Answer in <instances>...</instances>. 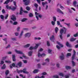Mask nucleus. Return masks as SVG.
Returning a JSON list of instances; mask_svg holds the SVG:
<instances>
[{
  "label": "nucleus",
  "mask_w": 78,
  "mask_h": 78,
  "mask_svg": "<svg viewBox=\"0 0 78 78\" xmlns=\"http://www.w3.org/2000/svg\"><path fill=\"white\" fill-rule=\"evenodd\" d=\"M13 1V0H7L4 4H8L9 3V2H12Z\"/></svg>",
  "instance_id": "nucleus-17"
},
{
  "label": "nucleus",
  "mask_w": 78,
  "mask_h": 78,
  "mask_svg": "<svg viewBox=\"0 0 78 78\" xmlns=\"http://www.w3.org/2000/svg\"><path fill=\"white\" fill-rule=\"evenodd\" d=\"M52 50L51 49H49L48 50V52L49 53H50L52 51Z\"/></svg>",
  "instance_id": "nucleus-51"
},
{
  "label": "nucleus",
  "mask_w": 78,
  "mask_h": 78,
  "mask_svg": "<svg viewBox=\"0 0 78 78\" xmlns=\"http://www.w3.org/2000/svg\"><path fill=\"white\" fill-rule=\"evenodd\" d=\"M8 16H9V15H8V14H7L5 17V19H7V18H8Z\"/></svg>",
  "instance_id": "nucleus-60"
},
{
  "label": "nucleus",
  "mask_w": 78,
  "mask_h": 78,
  "mask_svg": "<svg viewBox=\"0 0 78 78\" xmlns=\"http://www.w3.org/2000/svg\"><path fill=\"white\" fill-rule=\"evenodd\" d=\"M26 9L27 10V11H30V7L27 6L26 7Z\"/></svg>",
  "instance_id": "nucleus-43"
},
{
  "label": "nucleus",
  "mask_w": 78,
  "mask_h": 78,
  "mask_svg": "<svg viewBox=\"0 0 78 78\" xmlns=\"http://www.w3.org/2000/svg\"><path fill=\"white\" fill-rule=\"evenodd\" d=\"M34 6H35V7L36 8H37V7H38V5L37 4L35 3L34 5Z\"/></svg>",
  "instance_id": "nucleus-42"
},
{
  "label": "nucleus",
  "mask_w": 78,
  "mask_h": 78,
  "mask_svg": "<svg viewBox=\"0 0 78 78\" xmlns=\"http://www.w3.org/2000/svg\"><path fill=\"white\" fill-rule=\"evenodd\" d=\"M58 75H60V76H61L62 77L64 76V74L62 73H59Z\"/></svg>",
  "instance_id": "nucleus-31"
},
{
  "label": "nucleus",
  "mask_w": 78,
  "mask_h": 78,
  "mask_svg": "<svg viewBox=\"0 0 78 78\" xmlns=\"http://www.w3.org/2000/svg\"><path fill=\"white\" fill-rule=\"evenodd\" d=\"M50 39L51 41H52V42H53L54 40H55V36L54 35H53L50 37Z\"/></svg>",
  "instance_id": "nucleus-9"
},
{
  "label": "nucleus",
  "mask_w": 78,
  "mask_h": 78,
  "mask_svg": "<svg viewBox=\"0 0 78 78\" xmlns=\"http://www.w3.org/2000/svg\"><path fill=\"white\" fill-rule=\"evenodd\" d=\"M33 16V14L30 13L29 14V17H31Z\"/></svg>",
  "instance_id": "nucleus-53"
},
{
  "label": "nucleus",
  "mask_w": 78,
  "mask_h": 78,
  "mask_svg": "<svg viewBox=\"0 0 78 78\" xmlns=\"http://www.w3.org/2000/svg\"><path fill=\"white\" fill-rule=\"evenodd\" d=\"M38 72H39V70L37 69H35L33 71V73H37Z\"/></svg>",
  "instance_id": "nucleus-22"
},
{
  "label": "nucleus",
  "mask_w": 78,
  "mask_h": 78,
  "mask_svg": "<svg viewBox=\"0 0 78 78\" xmlns=\"http://www.w3.org/2000/svg\"><path fill=\"white\" fill-rule=\"evenodd\" d=\"M34 49V47L33 46H31L29 48V49L30 50H32Z\"/></svg>",
  "instance_id": "nucleus-40"
},
{
  "label": "nucleus",
  "mask_w": 78,
  "mask_h": 78,
  "mask_svg": "<svg viewBox=\"0 0 78 78\" xmlns=\"http://www.w3.org/2000/svg\"><path fill=\"white\" fill-rule=\"evenodd\" d=\"M5 62H6V63H11V61H9L5 60Z\"/></svg>",
  "instance_id": "nucleus-49"
},
{
  "label": "nucleus",
  "mask_w": 78,
  "mask_h": 78,
  "mask_svg": "<svg viewBox=\"0 0 78 78\" xmlns=\"http://www.w3.org/2000/svg\"><path fill=\"white\" fill-rule=\"evenodd\" d=\"M23 2L25 3V4L26 5H28L30 3L29 0H23Z\"/></svg>",
  "instance_id": "nucleus-10"
},
{
  "label": "nucleus",
  "mask_w": 78,
  "mask_h": 78,
  "mask_svg": "<svg viewBox=\"0 0 78 78\" xmlns=\"http://www.w3.org/2000/svg\"><path fill=\"white\" fill-rule=\"evenodd\" d=\"M73 56L72 57V59L73 60L74 59V58H75V54H76V52L75 50L73 51Z\"/></svg>",
  "instance_id": "nucleus-13"
},
{
  "label": "nucleus",
  "mask_w": 78,
  "mask_h": 78,
  "mask_svg": "<svg viewBox=\"0 0 78 78\" xmlns=\"http://www.w3.org/2000/svg\"><path fill=\"white\" fill-rule=\"evenodd\" d=\"M7 58H8L7 56H5L2 57V60L1 61L0 64L1 65H2V64H4V61H4V60H5V59H7Z\"/></svg>",
  "instance_id": "nucleus-7"
},
{
  "label": "nucleus",
  "mask_w": 78,
  "mask_h": 78,
  "mask_svg": "<svg viewBox=\"0 0 78 78\" xmlns=\"http://www.w3.org/2000/svg\"><path fill=\"white\" fill-rule=\"evenodd\" d=\"M61 11V10H60V9H57V12H60Z\"/></svg>",
  "instance_id": "nucleus-58"
},
{
  "label": "nucleus",
  "mask_w": 78,
  "mask_h": 78,
  "mask_svg": "<svg viewBox=\"0 0 78 78\" xmlns=\"http://www.w3.org/2000/svg\"><path fill=\"white\" fill-rule=\"evenodd\" d=\"M41 65L42 66H46L47 65V63L45 62H43L42 63Z\"/></svg>",
  "instance_id": "nucleus-41"
},
{
  "label": "nucleus",
  "mask_w": 78,
  "mask_h": 78,
  "mask_svg": "<svg viewBox=\"0 0 78 78\" xmlns=\"http://www.w3.org/2000/svg\"><path fill=\"white\" fill-rule=\"evenodd\" d=\"M64 30L65 31L64 32ZM67 31V29L65 27H63V29H61L60 31V37L61 39H62V34H66V31Z\"/></svg>",
  "instance_id": "nucleus-1"
},
{
  "label": "nucleus",
  "mask_w": 78,
  "mask_h": 78,
  "mask_svg": "<svg viewBox=\"0 0 78 78\" xmlns=\"http://www.w3.org/2000/svg\"><path fill=\"white\" fill-rule=\"evenodd\" d=\"M27 20H28V19L27 18H24L21 20V22H25V21H26Z\"/></svg>",
  "instance_id": "nucleus-34"
},
{
  "label": "nucleus",
  "mask_w": 78,
  "mask_h": 78,
  "mask_svg": "<svg viewBox=\"0 0 78 78\" xmlns=\"http://www.w3.org/2000/svg\"><path fill=\"white\" fill-rule=\"evenodd\" d=\"M69 76H70V75L69 74L65 76V77L66 78H69Z\"/></svg>",
  "instance_id": "nucleus-38"
},
{
  "label": "nucleus",
  "mask_w": 78,
  "mask_h": 78,
  "mask_svg": "<svg viewBox=\"0 0 78 78\" xmlns=\"http://www.w3.org/2000/svg\"><path fill=\"white\" fill-rule=\"evenodd\" d=\"M72 63L73 66H75V63L73 61H72Z\"/></svg>",
  "instance_id": "nucleus-48"
},
{
  "label": "nucleus",
  "mask_w": 78,
  "mask_h": 78,
  "mask_svg": "<svg viewBox=\"0 0 78 78\" xmlns=\"http://www.w3.org/2000/svg\"><path fill=\"white\" fill-rule=\"evenodd\" d=\"M43 48H41L38 51H43Z\"/></svg>",
  "instance_id": "nucleus-56"
},
{
  "label": "nucleus",
  "mask_w": 78,
  "mask_h": 78,
  "mask_svg": "<svg viewBox=\"0 0 78 78\" xmlns=\"http://www.w3.org/2000/svg\"><path fill=\"white\" fill-rule=\"evenodd\" d=\"M57 24L58 25H60L61 23H60V22H59V21H57Z\"/></svg>",
  "instance_id": "nucleus-55"
},
{
  "label": "nucleus",
  "mask_w": 78,
  "mask_h": 78,
  "mask_svg": "<svg viewBox=\"0 0 78 78\" xmlns=\"http://www.w3.org/2000/svg\"><path fill=\"white\" fill-rule=\"evenodd\" d=\"M57 44H58V45H59L61 46V47H63L64 46L63 45H62V44L60 43H59L58 41H57Z\"/></svg>",
  "instance_id": "nucleus-26"
},
{
  "label": "nucleus",
  "mask_w": 78,
  "mask_h": 78,
  "mask_svg": "<svg viewBox=\"0 0 78 78\" xmlns=\"http://www.w3.org/2000/svg\"><path fill=\"white\" fill-rule=\"evenodd\" d=\"M23 31H22L19 37V38H21V37H22V35H23Z\"/></svg>",
  "instance_id": "nucleus-25"
},
{
  "label": "nucleus",
  "mask_w": 78,
  "mask_h": 78,
  "mask_svg": "<svg viewBox=\"0 0 78 78\" xmlns=\"http://www.w3.org/2000/svg\"><path fill=\"white\" fill-rule=\"evenodd\" d=\"M56 21H51V24L53 25V26H55V22Z\"/></svg>",
  "instance_id": "nucleus-28"
},
{
  "label": "nucleus",
  "mask_w": 78,
  "mask_h": 78,
  "mask_svg": "<svg viewBox=\"0 0 78 78\" xmlns=\"http://www.w3.org/2000/svg\"><path fill=\"white\" fill-rule=\"evenodd\" d=\"M17 23H18L17 22H15L13 23V25H17Z\"/></svg>",
  "instance_id": "nucleus-50"
},
{
  "label": "nucleus",
  "mask_w": 78,
  "mask_h": 78,
  "mask_svg": "<svg viewBox=\"0 0 78 78\" xmlns=\"http://www.w3.org/2000/svg\"><path fill=\"white\" fill-rule=\"evenodd\" d=\"M60 59H61L62 60H63V59H64V56L63 55H62L61 56H60Z\"/></svg>",
  "instance_id": "nucleus-24"
},
{
  "label": "nucleus",
  "mask_w": 78,
  "mask_h": 78,
  "mask_svg": "<svg viewBox=\"0 0 78 78\" xmlns=\"http://www.w3.org/2000/svg\"><path fill=\"white\" fill-rule=\"evenodd\" d=\"M30 44H27L26 45L24 46V48H28L30 46Z\"/></svg>",
  "instance_id": "nucleus-20"
},
{
  "label": "nucleus",
  "mask_w": 78,
  "mask_h": 78,
  "mask_svg": "<svg viewBox=\"0 0 78 78\" xmlns=\"http://www.w3.org/2000/svg\"><path fill=\"white\" fill-rule=\"evenodd\" d=\"M56 47L57 48H58V50H59V49H60V48L58 45H57L56 46Z\"/></svg>",
  "instance_id": "nucleus-62"
},
{
  "label": "nucleus",
  "mask_w": 78,
  "mask_h": 78,
  "mask_svg": "<svg viewBox=\"0 0 78 78\" xmlns=\"http://www.w3.org/2000/svg\"><path fill=\"white\" fill-rule=\"evenodd\" d=\"M11 19L13 21H16V16L14 15H12Z\"/></svg>",
  "instance_id": "nucleus-15"
},
{
  "label": "nucleus",
  "mask_w": 78,
  "mask_h": 78,
  "mask_svg": "<svg viewBox=\"0 0 78 78\" xmlns=\"http://www.w3.org/2000/svg\"><path fill=\"white\" fill-rule=\"evenodd\" d=\"M6 8L7 9H11L13 11H14V9H16V7H12V6H9L8 5H7L6 6Z\"/></svg>",
  "instance_id": "nucleus-6"
},
{
  "label": "nucleus",
  "mask_w": 78,
  "mask_h": 78,
  "mask_svg": "<svg viewBox=\"0 0 78 78\" xmlns=\"http://www.w3.org/2000/svg\"><path fill=\"white\" fill-rule=\"evenodd\" d=\"M8 73H9V70H7L5 72V74L6 75H7Z\"/></svg>",
  "instance_id": "nucleus-46"
},
{
  "label": "nucleus",
  "mask_w": 78,
  "mask_h": 78,
  "mask_svg": "<svg viewBox=\"0 0 78 78\" xmlns=\"http://www.w3.org/2000/svg\"><path fill=\"white\" fill-rule=\"evenodd\" d=\"M76 40V38H72L70 39V41L71 42H72L73 41H75Z\"/></svg>",
  "instance_id": "nucleus-29"
},
{
  "label": "nucleus",
  "mask_w": 78,
  "mask_h": 78,
  "mask_svg": "<svg viewBox=\"0 0 78 78\" xmlns=\"http://www.w3.org/2000/svg\"><path fill=\"white\" fill-rule=\"evenodd\" d=\"M41 44V43H39L36 44V46H35V47H34V49L35 50L37 49V48H38V47H39V45H40Z\"/></svg>",
  "instance_id": "nucleus-11"
},
{
  "label": "nucleus",
  "mask_w": 78,
  "mask_h": 78,
  "mask_svg": "<svg viewBox=\"0 0 78 78\" xmlns=\"http://www.w3.org/2000/svg\"><path fill=\"white\" fill-rule=\"evenodd\" d=\"M53 78H59V76L57 75H55L53 76Z\"/></svg>",
  "instance_id": "nucleus-39"
},
{
  "label": "nucleus",
  "mask_w": 78,
  "mask_h": 78,
  "mask_svg": "<svg viewBox=\"0 0 78 78\" xmlns=\"http://www.w3.org/2000/svg\"><path fill=\"white\" fill-rule=\"evenodd\" d=\"M13 67H15L16 66V65H15V63H13L12 64V65H10V69H12V66Z\"/></svg>",
  "instance_id": "nucleus-21"
},
{
  "label": "nucleus",
  "mask_w": 78,
  "mask_h": 78,
  "mask_svg": "<svg viewBox=\"0 0 78 78\" xmlns=\"http://www.w3.org/2000/svg\"><path fill=\"white\" fill-rule=\"evenodd\" d=\"M66 69H71V67L69 66H66Z\"/></svg>",
  "instance_id": "nucleus-37"
},
{
  "label": "nucleus",
  "mask_w": 78,
  "mask_h": 78,
  "mask_svg": "<svg viewBox=\"0 0 78 78\" xmlns=\"http://www.w3.org/2000/svg\"><path fill=\"white\" fill-rule=\"evenodd\" d=\"M74 37H77L78 36V33H77L76 34L73 35Z\"/></svg>",
  "instance_id": "nucleus-52"
},
{
  "label": "nucleus",
  "mask_w": 78,
  "mask_h": 78,
  "mask_svg": "<svg viewBox=\"0 0 78 78\" xmlns=\"http://www.w3.org/2000/svg\"><path fill=\"white\" fill-rule=\"evenodd\" d=\"M12 58L13 61H16V58H16V56L14 55H12Z\"/></svg>",
  "instance_id": "nucleus-27"
},
{
  "label": "nucleus",
  "mask_w": 78,
  "mask_h": 78,
  "mask_svg": "<svg viewBox=\"0 0 78 78\" xmlns=\"http://www.w3.org/2000/svg\"><path fill=\"white\" fill-rule=\"evenodd\" d=\"M53 20H54V21H55V22H56V16H53Z\"/></svg>",
  "instance_id": "nucleus-33"
},
{
  "label": "nucleus",
  "mask_w": 78,
  "mask_h": 78,
  "mask_svg": "<svg viewBox=\"0 0 78 78\" xmlns=\"http://www.w3.org/2000/svg\"><path fill=\"white\" fill-rule=\"evenodd\" d=\"M47 45L48 46H50V42L48 41H47Z\"/></svg>",
  "instance_id": "nucleus-45"
},
{
  "label": "nucleus",
  "mask_w": 78,
  "mask_h": 78,
  "mask_svg": "<svg viewBox=\"0 0 78 78\" xmlns=\"http://www.w3.org/2000/svg\"><path fill=\"white\" fill-rule=\"evenodd\" d=\"M0 17L1 19H2V20H3L4 19V16L2 15H0Z\"/></svg>",
  "instance_id": "nucleus-35"
},
{
  "label": "nucleus",
  "mask_w": 78,
  "mask_h": 78,
  "mask_svg": "<svg viewBox=\"0 0 78 78\" xmlns=\"http://www.w3.org/2000/svg\"><path fill=\"white\" fill-rule=\"evenodd\" d=\"M66 45L67 47H69L70 46V44L69 43V42H67L66 43Z\"/></svg>",
  "instance_id": "nucleus-44"
},
{
  "label": "nucleus",
  "mask_w": 78,
  "mask_h": 78,
  "mask_svg": "<svg viewBox=\"0 0 78 78\" xmlns=\"http://www.w3.org/2000/svg\"><path fill=\"white\" fill-rule=\"evenodd\" d=\"M28 55L29 56H31L33 55V51H29L28 53Z\"/></svg>",
  "instance_id": "nucleus-16"
},
{
  "label": "nucleus",
  "mask_w": 78,
  "mask_h": 78,
  "mask_svg": "<svg viewBox=\"0 0 78 78\" xmlns=\"http://www.w3.org/2000/svg\"><path fill=\"white\" fill-rule=\"evenodd\" d=\"M71 55H72L71 53H67L66 54V56L67 58H69L70 57V56H71Z\"/></svg>",
  "instance_id": "nucleus-19"
},
{
  "label": "nucleus",
  "mask_w": 78,
  "mask_h": 78,
  "mask_svg": "<svg viewBox=\"0 0 78 78\" xmlns=\"http://www.w3.org/2000/svg\"><path fill=\"white\" fill-rule=\"evenodd\" d=\"M10 47V45H9L5 47V48H6V49L8 48H9V47Z\"/></svg>",
  "instance_id": "nucleus-61"
},
{
  "label": "nucleus",
  "mask_w": 78,
  "mask_h": 78,
  "mask_svg": "<svg viewBox=\"0 0 78 78\" xmlns=\"http://www.w3.org/2000/svg\"><path fill=\"white\" fill-rule=\"evenodd\" d=\"M6 65L5 64H4L3 66L1 67V69L2 70H4V69H6Z\"/></svg>",
  "instance_id": "nucleus-18"
},
{
  "label": "nucleus",
  "mask_w": 78,
  "mask_h": 78,
  "mask_svg": "<svg viewBox=\"0 0 78 78\" xmlns=\"http://www.w3.org/2000/svg\"><path fill=\"white\" fill-rule=\"evenodd\" d=\"M48 4V2H42V5L43 7H45L46 5Z\"/></svg>",
  "instance_id": "nucleus-14"
},
{
  "label": "nucleus",
  "mask_w": 78,
  "mask_h": 78,
  "mask_svg": "<svg viewBox=\"0 0 78 78\" xmlns=\"http://www.w3.org/2000/svg\"><path fill=\"white\" fill-rule=\"evenodd\" d=\"M15 34L16 36H19V33L18 32H16L15 33Z\"/></svg>",
  "instance_id": "nucleus-57"
},
{
  "label": "nucleus",
  "mask_w": 78,
  "mask_h": 78,
  "mask_svg": "<svg viewBox=\"0 0 78 78\" xmlns=\"http://www.w3.org/2000/svg\"><path fill=\"white\" fill-rule=\"evenodd\" d=\"M73 4L74 6H76L77 4V2L76 1H74L73 2Z\"/></svg>",
  "instance_id": "nucleus-32"
},
{
  "label": "nucleus",
  "mask_w": 78,
  "mask_h": 78,
  "mask_svg": "<svg viewBox=\"0 0 78 78\" xmlns=\"http://www.w3.org/2000/svg\"><path fill=\"white\" fill-rule=\"evenodd\" d=\"M23 62L25 64H26L27 63V61L26 60H23Z\"/></svg>",
  "instance_id": "nucleus-54"
},
{
  "label": "nucleus",
  "mask_w": 78,
  "mask_h": 78,
  "mask_svg": "<svg viewBox=\"0 0 78 78\" xmlns=\"http://www.w3.org/2000/svg\"><path fill=\"white\" fill-rule=\"evenodd\" d=\"M38 56L39 57H40V56H42V54H41V53L40 52H38Z\"/></svg>",
  "instance_id": "nucleus-47"
},
{
  "label": "nucleus",
  "mask_w": 78,
  "mask_h": 78,
  "mask_svg": "<svg viewBox=\"0 0 78 78\" xmlns=\"http://www.w3.org/2000/svg\"><path fill=\"white\" fill-rule=\"evenodd\" d=\"M56 66H57V67L58 68L59 67V64L58 63H57Z\"/></svg>",
  "instance_id": "nucleus-59"
},
{
  "label": "nucleus",
  "mask_w": 78,
  "mask_h": 78,
  "mask_svg": "<svg viewBox=\"0 0 78 78\" xmlns=\"http://www.w3.org/2000/svg\"><path fill=\"white\" fill-rule=\"evenodd\" d=\"M27 71V69L24 68L23 70H18L17 71L18 73H22L23 72L24 73H26L27 74H28V72Z\"/></svg>",
  "instance_id": "nucleus-3"
},
{
  "label": "nucleus",
  "mask_w": 78,
  "mask_h": 78,
  "mask_svg": "<svg viewBox=\"0 0 78 78\" xmlns=\"http://www.w3.org/2000/svg\"><path fill=\"white\" fill-rule=\"evenodd\" d=\"M15 51L16 53H17V54H21L22 55H23V58H24L25 59H28V57H27L23 53V52H22L21 51H17L16 49H15Z\"/></svg>",
  "instance_id": "nucleus-2"
},
{
  "label": "nucleus",
  "mask_w": 78,
  "mask_h": 78,
  "mask_svg": "<svg viewBox=\"0 0 78 78\" xmlns=\"http://www.w3.org/2000/svg\"><path fill=\"white\" fill-rule=\"evenodd\" d=\"M37 1L38 2V3L40 4V3H41V0H37Z\"/></svg>",
  "instance_id": "nucleus-63"
},
{
  "label": "nucleus",
  "mask_w": 78,
  "mask_h": 78,
  "mask_svg": "<svg viewBox=\"0 0 78 78\" xmlns=\"http://www.w3.org/2000/svg\"><path fill=\"white\" fill-rule=\"evenodd\" d=\"M41 75L43 76L41 77H40L39 76H36L35 78H45V76L44 75H46L47 73L46 72H43L42 73Z\"/></svg>",
  "instance_id": "nucleus-5"
},
{
  "label": "nucleus",
  "mask_w": 78,
  "mask_h": 78,
  "mask_svg": "<svg viewBox=\"0 0 78 78\" xmlns=\"http://www.w3.org/2000/svg\"><path fill=\"white\" fill-rule=\"evenodd\" d=\"M25 37H30V36H31V34L30 33H27L25 34L24 35Z\"/></svg>",
  "instance_id": "nucleus-12"
},
{
  "label": "nucleus",
  "mask_w": 78,
  "mask_h": 78,
  "mask_svg": "<svg viewBox=\"0 0 78 78\" xmlns=\"http://www.w3.org/2000/svg\"><path fill=\"white\" fill-rule=\"evenodd\" d=\"M59 30V29L58 27H56L55 28V33L57 34V33H58V31Z\"/></svg>",
  "instance_id": "nucleus-23"
},
{
  "label": "nucleus",
  "mask_w": 78,
  "mask_h": 78,
  "mask_svg": "<svg viewBox=\"0 0 78 78\" xmlns=\"http://www.w3.org/2000/svg\"><path fill=\"white\" fill-rule=\"evenodd\" d=\"M45 61L47 62H48L50 61V59L49 58H47L45 60Z\"/></svg>",
  "instance_id": "nucleus-36"
},
{
  "label": "nucleus",
  "mask_w": 78,
  "mask_h": 78,
  "mask_svg": "<svg viewBox=\"0 0 78 78\" xmlns=\"http://www.w3.org/2000/svg\"><path fill=\"white\" fill-rule=\"evenodd\" d=\"M35 16L36 19H37V20L39 19V18H41L42 17V15L38 13L37 12H35Z\"/></svg>",
  "instance_id": "nucleus-4"
},
{
  "label": "nucleus",
  "mask_w": 78,
  "mask_h": 78,
  "mask_svg": "<svg viewBox=\"0 0 78 78\" xmlns=\"http://www.w3.org/2000/svg\"><path fill=\"white\" fill-rule=\"evenodd\" d=\"M17 66H19V67H21L22 65V62H19L17 63Z\"/></svg>",
  "instance_id": "nucleus-30"
},
{
  "label": "nucleus",
  "mask_w": 78,
  "mask_h": 78,
  "mask_svg": "<svg viewBox=\"0 0 78 78\" xmlns=\"http://www.w3.org/2000/svg\"><path fill=\"white\" fill-rule=\"evenodd\" d=\"M23 12H24L25 13H28V11H23V8H22L21 7L20 8V15H22Z\"/></svg>",
  "instance_id": "nucleus-8"
},
{
  "label": "nucleus",
  "mask_w": 78,
  "mask_h": 78,
  "mask_svg": "<svg viewBox=\"0 0 78 78\" xmlns=\"http://www.w3.org/2000/svg\"><path fill=\"white\" fill-rule=\"evenodd\" d=\"M46 56V54L45 53H43L42 54L41 56Z\"/></svg>",
  "instance_id": "nucleus-64"
}]
</instances>
